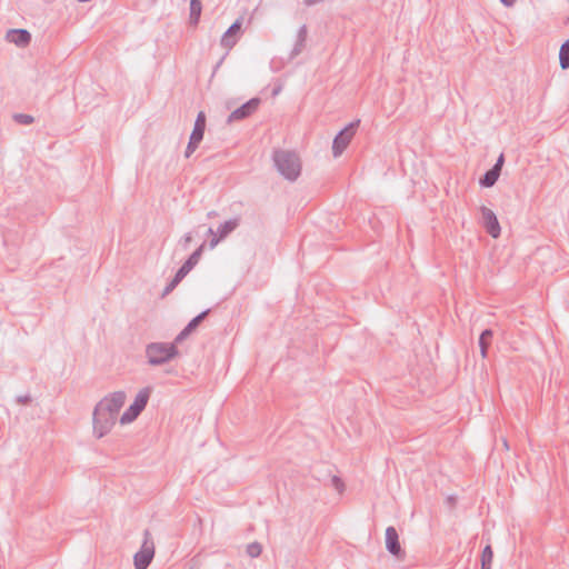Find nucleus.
<instances>
[{"label":"nucleus","mask_w":569,"mask_h":569,"mask_svg":"<svg viewBox=\"0 0 569 569\" xmlns=\"http://www.w3.org/2000/svg\"><path fill=\"white\" fill-rule=\"evenodd\" d=\"M126 398L124 391H114L96 405L92 413V425L97 438H102L111 431Z\"/></svg>","instance_id":"f257e3e1"},{"label":"nucleus","mask_w":569,"mask_h":569,"mask_svg":"<svg viewBox=\"0 0 569 569\" xmlns=\"http://www.w3.org/2000/svg\"><path fill=\"white\" fill-rule=\"evenodd\" d=\"M273 162L281 176L289 181H295L300 176L301 162L298 154L290 150H276Z\"/></svg>","instance_id":"f03ea898"},{"label":"nucleus","mask_w":569,"mask_h":569,"mask_svg":"<svg viewBox=\"0 0 569 569\" xmlns=\"http://www.w3.org/2000/svg\"><path fill=\"white\" fill-rule=\"evenodd\" d=\"M179 355L174 343L150 342L146 346V357L150 366L157 367L168 363Z\"/></svg>","instance_id":"7ed1b4c3"},{"label":"nucleus","mask_w":569,"mask_h":569,"mask_svg":"<svg viewBox=\"0 0 569 569\" xmlns=\"http://www.w3.org/2000/svg\"><path fill=\"white\" fill-rule=\"evenodd\" d=\"M151 391H152L151 387H144L137 393L133 402L129 406V408L120 417L121 425L130 423L139 417V415L144 410V408L149 401Z\"/></svg>","instance_id":"20e7f679"},{"label":"nucleus","mask_w":569,"mask_h":569,"mask_svg":"<svg viewBox=\"0 0 569 569\" xmlns=\"http://www.w3.org/2000/svg\"><path fill=\"white\" fill-rule=\"evenodd\" d=\"M154 551L156 547L151 532L146 529L141 548L133 556L134 569H147L154 557Z\"/></svg>","instance_id":"39448f33"},{"label":"nucleus","mask_w":569,"mask_h":569,"mask_svg":"<svg viewBox=\"0 0 569 569\" xmlns=\"http://www.w3.org/2000/svg\"><path fill=\"white\" fill-rule=\"evenodd\" d=\"M360 123V120H356L346 126L342 130L338 132L332 142V153L333 157L337 158L342 154V152L349 146L351 139L353 138L356 130Z\"/></svg>","instance_id":"423d86ee"},{"label":"nucleus","mask_w":569,"mask_h":569,"mask_svg":"<svg viewBox=\"0 0 569 569\" xmlns=\"http://www.w3.org/2000/svg\"><path fill=\"white\" fill-rule=\"evenodd\" d=\"M260 102L261 100L259 98L250 99L249 101L233 110L229 114L227 122L232 123L249 118L252 113H254L258 110Z\"/></svg>","instance_id":"0eeeda50"},{"label":"nucleus","mask_w":569,"mask_h":569,"mask_svg":"<svg viewBox=\"0 0 569 569\" xmlns=\"http://www.w3.org/2000/svg\"><path fill=\"white\" fill-rule=\"evenodd\" d=\"M480 212L482 227L492 238H498L500 236L501 228L496 213L485 206H481Z\"/></svg>","instance_id":"6e6552de"},{"label":"nucleus","mask_w":569,"mask_h":569,"mask_svg":"<svg viewBox=\"0 0 569 569\" xmlns=\"http://www.w3.org/2000/svg\"><path fill=\"white\" fill-rule=\"evenodd\" d=\"M242 19H237L221 37V47L224 49H232L238 41V36L241 32Z\"/></svg>","instance_id":"1a4fd4ad"},{"label":"nucleus","mask_w":569,"mask_h":569,"mask_svg":"<svg viewBox=\"0 0 569 569\" xmlns=\"http://www.w3.org/2000/svg\"><path fill=\"white\" fill-rule=\"evenodd\" d=\"M386 548L396 557H400L403 551L399 542V535L395 527L390 526L386 529Z\"/></svg>","instance_id":"9d476101"},{"label":"nucleus","mask_w":569,"mask_h":569,"mask_svg":"<svg viewBox=\"0 0 569 569\" xmlns=\"http://www.w3.org/2000/svg\"><path fill=\"white\" fill-rule=\"evenodd\" d=\"M7 40L23 48L30 43L31 34L26 29H11L7 32Z\"/></svg>","instance_id":"9b49d317"},{"label":"nucleus","mask_w":569,"mask_h":569,"mask_svg":"<svg viewBox=\"0 0 569 569\" xmlns=\"http://www.w3.org/2000/svg\"><path fill=\"white\" fill-rule=\"evenodd\" d=\"M206 130V113L203 111L198 112L193 130L190 134V139L202 141Z\"/></svg>","instance_id":"f8f14e48"},{"label":"nucleus","mask_w":569,"mask_h":569,"mask_svg":"<svg viewBox=\"0 0 569 569\" xmlns=\"http://www.w3.org/2000/svg\"><path fill=\"white\" fill-rule=\"evenodd\" d=\"M307 34H308L307 27L301 26L300 29L298 30L297 41L291 51V58H293L302 52L306 41H307Z\"/></svg>","instance_id":"ddd939ff"},{"label":"nucleus","mask_w":569,"mask_h":569,"mask_svg":"<svg viewBox=\"0 0 569 569\" xmlns=\"http://www.w3.org/2000/svg\"><path fill=\"white\" fill-rule=\"evenodd\" d=\"M240 223V218L230 219L218 227L217 233L220 238H227Z\"/></svg>","instance_id":"4468645a"},{"label":"nucleus","mask_w":569,"mask_h":569,"mask_svg":"<svg viewBox=\"0 0 569 569\" xmlns=\"http://www.w3.org/2000/svg\"><path fill=\"white\" fill-rule=\"evenodd\" d=\"M500 173L498 171V169H489L479 180V183L481 187H485V188H490L492 186H495V183L497 182V180L499 179L500 177Z\"/></svg>","instance_id":"2eb2a0df"},{"label":"nucleus","mask_w":569,"mask_h":569,"mask_svg":"<svg viewBox=\"0 0 569 569\" xmlns=\"http://www.w3.org/2000/svg\"><path fill=\"white\" fill-rule=\"evenodd\" d=\"M493 332L491 329H485L479 337V348L482 358L487 357L488 347L491 343Z\"/></svg>","instance_id":"dca6fc26"},{"label":"nucleus","mask_w":569,"mask_h":569,"mask_svg":"<svg viewBox=\"0 0 569 569\" xmlns=\"http://www.w3.org/2000/svg\"><path fill=\"white\" fill-rule=\"evenodd\" d=\"M202 12V3L200 0H190V24L197 26L200 20V16Z\"/></svg>","instance_id":"f3484780"},{"label":"nucleus","mask_w":569,"mask_h":569,"mask_svg":"<svg viewBox=\"0 0 569 569\" xmlns=\"http://www.w3.org/2000/svg\"><path fill=\"white\" fill-rule=\"evenodd\" d=\"M203 248H204V243H202L198 249H196L190 254V257L183 262L186 268H189L190 270H192L194 268V266L199 262V260L201 258Z\"/></svg>","instance_id":"a211bd4d"},{"label":"nucleus","mask_w":569,"mask_h":569,"mask_svg":"<svg viewBox=\"0 0 569 569\" xmlns=\"http://www.w3.org/2000/svg\"><path fill=\"white\" fill-rule=\"evenodd\" d=\"M493 558V551L491 547L488 545L483 548L481 553V569H490L491 562Z\"/></svg>","instance_id":"6ab92c4d"},{"label":"nucleus","mask_w":569,"mask_h":569,"mask_svg":"<svg viewBox=\"0 0 569 569\" xmlns=\"http://www.w3.org/2000/svg\"><path fill=\"white\" fill-rule=\"evenodd\" d=\"M559 63L561 69H569V46L562 43L559 50Z\"/></svg>","instance_id":"aec40b11"},{"label":"nucleus","mask_w":569,"mask_h":569,"mask_svg":"<svg viewBox=\"0 0 569 569\" xmlns=\"http://www.w3.org/2000/svg\"><path fill=\"white\" fill-rule=\"evenodd\" d=\"M262 552V546L259 542H252L247 546V553L251 558H257Z\"/></svg>","instance_id":"412c9836"},{"label":"nucleus","mask_w":569,"mask_h":569,"mask_svg":"<svg viewBox=\"0 0 569 569\" xmlns=\"http://www.w3.org/2000/svg\"><path fill=\"white\" fill-rule=\"evenodd\" d=\"M209 312H210L209 309L200 312L198 316H196L193 319H191L189 321L188 326H190V328L196 330L198 328V326L206 319V317L208 316Z\"/></svg>","instance_id":"4be33fe9"},{"label":"nucleus","mask_w":569,"mask_h":569,"mask_svg":"<svg viewBox=\"0 0 569 569\" xmlns=\"http://www.w3.org/2000/svg\"><path fill=\"white\" fill-rule=\"evenodd\" d=\"M13 119L16 122L26 126L31 124L34 121L32 116L26 113H16L13 116Z\"/></svg>","instance_id":"5701e85b"},{"label":"nucleus","mask_w":569,"mask_h":569,"mask_svg":"<svg viewBox=\"0 0 569 569\" xmlns=\"http://www.w3.org/2000/svg\"><path fill=\"white\" fill-rule=\"evenodd\" d=\"M199 144H200V141L189 139L188 146H187V149L184 152V157L189 158L196 151V149L199 147Z\"/></svg>","instance_id":"b1692460"},{"label":"nucleus","mask_w":569,"mask_h":569,"mask_svg":"<svg viewBox=\"0 0 569 569\" xmlns=\"http://www.w3.org/2000/svg\"><path fill=\"white\" fill-rule=\"evenodd\" d=\"M208 233L213 236L209 241V247L211 249H213L221 240H223L218 233H214L212 228H209Z\"/></svg>","instance_id":"393cba45"},{"label":"nucleus","mask_w":569,"mask_h":569,"mask_svg":"<svg viewBox=\"0 0 569 569\" xmlns=\"http://www.w3.org/2000/svg\"><path fill=\"white\" fill-rule=\"evenodd\" d=\"M331 482H332V486L339 491V492H342L343 489H345V485H343V481L337 477V476H333L331 478Z\"/></svg>","instance_id":"a878e982"},{"label":"nucleus","mask_w":569,"mask_h":569,"mask_svg":"<svg viewBox=\"0 0 569 569\" xmlns=\"http://www.w3.org/2000/svg\"><path fill=\"white\" fill-rule=\"evenodd\" d=\"M191 270L189 268H186L184 264H182L178 271L176 272V277L182 280Z\"/></svg>","instance_id":"bb28decb"},{"label":"nucleus","mask_w":569,"mask_h":569,"mask_svg":"<svg viewBox=\"0 0 569 569\" xmlns=\"http://www.w3.org/2000/svg\"><path fill=\"white\" fill-rule=\"evenodd\" d=\"M188 336H189V335H188L186 331L181 330V331L177 335V337L174 338V340H173V342H172V343H174V346L177 347V346H178V343L182 342V341H183Z\"/></svg>","instance_id":"cd10ccee"},{"label":"nucleus","mask_w":569,"mask_h":569,"mask_svg":"<svg viewBox=\"0 0 569 569\" xmlns=\"http://www.w3.org/2000/svg\"><path fill=\"white\" fill-rule=\"evenodd\" d=\"M503 163H505V157H503V154L501 153V154L498 157V159H497V161H496V163L493 164V167H492V168H493V169H498V171H499V172H501V169H502Z\"/></svg>","instance_id":"c85d7f7f"},{"label":"nucleus","mask_w":569,"mask_h":569,"mask_svg":"<svg viewBox=\"0 0 569 569\" xmlns=\"http://www.w3.org/2000/svg\"><path fill=\"white\" fill-rule=\"evenodd\" d=\"M31 401V397L29 395L17 397V402L20 405H27Z\"/></svg>","instance_id":"c756f323"},{"label":"nucleus","mask_w":569,"mask_h":569,"mask_svg":"<svg viewBox=\"0 0 569 569\" xmlns=\"http://www.w3.org/2000/svg\"><path fill=\"white\" fill-rule=\"evenodd\" d=\"M174 288H176V286H173L172 282H169L166 286V288H164V290L162 292V296L164 297V296L169 295Z\"/></svg>","instance_id":"7c9ffc66"},{"label":"nucleus","mask_w":569,"mask_h":569,"mask_svg":"<svg viewBox=\"0 0 569 569\" xmlns=\"http://www.w3.org/2000/svg\"><path fill=\"white\" fill-rule=\"evenodd\" d=\"M323 0H305L306 6H315L317 3L322 2Z\"/></svg>","instance_id":"2f4dec72"},{"label":"nucleus","mask_w":569,"mask_h":569,"mask_svg":"<svg viewBox=\"0 0 569 569\" xmlns=\"http://www.w3.org/2000/svg\"><path fill=\"white\" fill-rule=\"evenodd\" d=\"M502 4L506 7H512L516 2V0H500Z\"/></svg>","instance_id":"473e14b6"},{"label":"nucleus","mask_w":569,"mask_h":569,"mask_svg":"<svg viewBox=\"0 0 569 569\" xmlns=\"http://www.w3.org/2000/svg\"><path fill=\"white\" fill-rule=\"evenodd\" d=\"M192 240V237L191 234H186L184 238H183V241H184V246L189 244Z\"/></svg>","instance_id":"72a5a7b5"},{"label":"nucleus","mask_w":569,"mask_h":569,"mask_svg":"<svg viewBox=\"0 0 569 569\" xmlns=\"http://www.w3.org/2000/svg\"><path fill=\"white\" fill-rule=\"evenodd\" d=\"M181 281H182V280H180L179 278H177V277L174 276L170 282H172V284L177 287Z\"/></svg>","instance_id":"f704fd0d"},{"label":"nucleus","mask_w":569,"mask_h":569,"mask_svg":"<svg viewBox=\"0 0 569 569\" xmlns=\"http://www.w3.org/2000/svg\"><path fill=\"white\" fill-rule=\"evenodd\" d=\"M182 330L186 331L188 335H190L193 331V329L190 328V326L188 325Z\"/></svg>","instance_id":"c9c22d12"},{"label":"nucleus","mask_w":569,"mask_h":569,"mask_svg":"<svg viewBox=\"0 0 569 569\" xmlns=\"http://www.w3.org/2000/svg\"><path fill=\"white\" fill-rule=\"evenodd\" d=\"M216 214H217V212H216V211H210V212H208V217H209V218H211V217H213V216H216Z\"/></svg>","instance_id":"e433bc0d"},{"label":"nucleus","mask_w":569,"mask_h":569,"mask_svg":"<svg viewBox=\"0 0 569 569\" xmlns=\"http://www.w3.org/2000/svg\"><path fill=\"white\" fill-rule=\"evenodd\" d=\"M502 442H503V446L508 449L509 448L508 441L506 439H502Z\"/></svg>","instance_id":"4c0bfd02"},{"label":"nucleus","mask_w":569,"mask_h":569,"mask_svg":"<svg viewBox=\"0 0 569 569\" xmlns=\"http://www.w3.org/2000/svg\"><path fill=\"white\" fill-rule=\"evenodd\" d=\"M279 92V89L273 90V94H277Z\"/></svg>","instance_id":"58836bf2"},{"label":"nucleus","mask_w":569,"mask_h":569,"mask_svg":"<svg viewBox=\"0 0 569 569\" xmlns=\"http://www.w3.org/2000/svg\"><path fill=\"white\" fill-rule=\"evenodd\" d=\"M563 43H566L567 46H569V39H568V40H566Z\"/></svg>","instance_id":"ea45409f"}]
</instances>
